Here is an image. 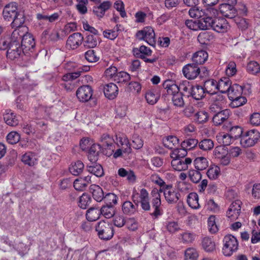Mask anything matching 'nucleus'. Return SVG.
<instances>
[{
  "mask_svg": "<svg viewBox=\"0 0 260 260\" xmlns=\"http://www.w3.org/2000/svg\"><path fill=\"white\" fill-rule=\"evenodd\" d=\"M92 94L93 90L89 85L81 86L76 91L77 97L82 102H86L90 100Z\"/></svg>",
  "mask_w": 260,
  "mask_h": 260,
  "instance_id": "obj_9",
  "label": "nucleus"
},
{
  "mask_svg": "<svg viewBox=\"0 0 260 260\" xmlns=\"http://www.w3.org/2000/svg\"><path fill=\"white\" fill-rule=\"evenodd\" d=\"M191 159L189 157L172 159L171 165L175 170L181 171L187 170L189 166L191 165Z\"/></svg>",
  "mask_w": 260,
  "mask_h": 260,
  "instance_id": "obj_13",
  "label": "nucleus"
},
{
  "mask_svg": "<svg viewBox=\"0 0 260 260\" xmlns=\"http://www.w3.org/2000/svg\"><path fill=\"white\" fill-rule=\"evenodd\" d=\"M19 13L17 5L15 3H11L4 8L3 16L4 19L8 21L12 20L13 18Z\"/></svg>",
  "mask_w": 260,
  "mask_h": 260,
  "instance_id": "obj_12",
  "label": "nucleus"
},
{
  "mask_svg": "<svg viewBox=\"0 0 260 260\" xmlns=\"http://www.w3.org/2000/svg\"><path fill=\"white\" fill-rule=\"evenodd\" d=\"M5 122L11 126H15L18 124L19 120L16 115L10 110H7L4 115Z\"/></svg>",
  "mask_w": 260,
  "mask_h": 260,
  "instance_id": "obj_26",
  "label": "nucleus"
},
{
  "mask_svg": "<svg viewBox=\"0 0 260 260\" xmlns=\"http://www.w3.org/2000/svg\"><path fill=\"white\" fill-rule=\"evenodd\" d=\"M130 79V75L126 72L122 71L117 73L114 80L117 83H122L127 82Z\"/></svg>",
  "mask_w": 260,
  "mask_h": 260,
  "instance_id": "obj_53",
  "label": "nucleus"
},
{
  "mask_svg": "<svg viewBox=\"0 0 260 260\" xmlns=\"http://www.w3.org/2000/svg\"><path fill=\"white\" fill-rule=\"evenodd\" d=\"M179 143L178 139L173 136H169L163 140V144L165 147L169 149H173V147Z\"/></svg>",
  "mask_w": 260,
  "mask_h": 260,
  "instance_id": "obj_43",
  "label": "nucleus"
},
{
  "mask_svg": "<svg viewBox=\"0 0 260 260\" xmlns=\"http://www.w3.org/2000/svg\"><path fill=\"white\" fill-rule=\"evenodd\" d=\"M200 170H190L188 172V177L190 180L194 183H198L202 178Z\"/></svg>",
  "mask_w": 260,
  "mask_h": 260,
  "instance_id": "obj_62",
  "label": "nucleus"
},
{
  "mask_svg": "<svg viewBox=\"0 0 260 260\" xmlns=\"http://www.w3.org/2000/svg\"><path fill=\"white\" fill-rule=\"evenodd\" d=\"M101 214L106 218L112 217L115 213V209L113 205H105L101 208Z\"/></svg>",
  "mask_w": 260,
  "mask_h": 260,
  "instance_id": "obj_42",
  "label": "nucleus"
},
{
  "mask_svg": "<svg viewBox=\"0 0 260 260\" xmlns=\"http://www.w3.org/2000/svg\"><path fill=\"white\" fill-rule=\"evenodd\" d=\"M204 89L205 92L211 94H216L217 88V82L213 79H210L206 81L204 83Z\"/></svg>",
  "mask_w": 260,
  "mask_h": 260,
  "instance_id": "obj_29",
  "label": "nucleus"
},
{
  "mask_svg": "<svg viewBox=\"0 0 260 260\" xmlns=\"http://www.w3.org/2000/svg\"><path fill=\"white\" fill-rule=\"evenodd\" d=\"M182 72L187 79L192 80L198 76L200 73V69L197 64L189 63L183 67Z\"/></svg>",
  "mask_w": 260,
  "mask_h": 260,
  "instance_id": "obj_8",
  "label": "nucleus"
},
{
  "mask_svg": "<svg viewBox=\"0 0 260 260\" xmlns=\"http://www.w3.org/2000/svg\"><path fill=\"white\" fill-rule=\"evenodd\" d=\"M28 31L27 27H20L15 28L11 34L10 44L20 45L24 35Z\"/></svg>",
  "mask_w": 260,
  "mask_h": 260,
  "instance_id": "obj_11",
  "label": "nucleus"
},
{
  "mask_svg": "<svg viewBox=\"0 0 260 260\" xmlns=\"http://www.w3.org/2000/svg\"><path fill=\"white\" fill-rule=\"evenodd\" d=\"M214 39L213 34L209 31H205L200 33L198 37V40L201 44H208L212 42Z\"/></svg>",
  "mask_w": 260,
  "mask_h": 260,
  "instance_id": "obj_33",
  "label": "nucleus"
},
{
  "mask_svg": "<svg viewBox=\"0 0 260 260\" xmlns=\"http://www.w3.org/2000/svg\"><path fill=\"white\" fill-rule=\"evenodd\" d=\"M198 256V252L195 248H188L185 251L184 260H197Z\"/></svg>",
  "mask_w": 260,
  "mask_h": 260,
  "instance_id": "obj_49",
  "label": "nucleus"
},
{
  "mask_svg": "<svg viewBox=\"0 0 260 260\" xmlns=\"http://www.w3.org/2000/svg\"><path fill=\"white\" fill-rule=\"evenodd\" d=\"M210 100L211 102L210 109L214 112L220 110L224 104L223 96L219 94L211 95Z\"/></svg>",
  "mask_w": 260,
  "mask_h": 260,
  "instance_id": "obj_17",
  "label": "nucleus"
},
{
  "mask_svg": "<svg viewBox=\"0 0 260 260\" xmlns=\"http://www.w3.org/2000/svg\"><path fill=\"white\" fill-rule=\"evenodd\" d=\"M159 192H161L159 190H158L157 188H154L152 189L151 193L153 198L152 200V205L153 208H154V211L151 215L155 217H157L158 216L161 214L160 208L161 205V200Z\"/></svg>",
  "mask_w": 260,
  "mask_h": 260,
  "instance_id": "obj_10",
  "label": "nucleus"
},
{
  "mask_svg": "<svg viewBox=\"0 0 260 260\" xmlns=\"http://www.w3.org/2000/svg\"><path fill=\"white\" fill-rule=\"evenodd\" d=\"M113 139L108 134H103L101 138V145L103 153L108 156H110L114 152L115 146Z\"/></svg>",
  "mask_w": 260,
  "mask_h": 260,
  "instance_id": "obj_6",
  "label": "nucleus"
},
{
  "mask_svg": "<svg viewBox=\"0 0 260 260\" xmlns=\"http://www.w3.org/2000/svg\"><path fill=\"white\" fill-rule=\"evenodd\" d=\"M231 95V99L230 100L231 101V106L233 108L242 106L247 102V99L244 96H240L235 98L233 94Z\"/></svg>",
  "mask_w": 260,
  "mask_h": 260,
  "instance_id": "obj_44",
  "label": "nucleus"
},
{
  "mask_svg": "<svg viewBox=\"0 0 260 260\" xmlns=\"http://www.w3.org/2000/svg\"><path fill=\"white\" fill-rule=\"evenodd\" d=\"M247 70L249 73L256 75L260 72V66L256 61H250L247 64Z\"/></svg>",
  "mask_w": 260,
  "mask_h": 260,
  "instance_id": "obj_60",
  "label": "nucleus"
},
{
  "mask_svg": "<svg viewBox=\"0 0 260 260\" xmlns=\"http://www.w3.org/2000/svg\"><path fill=\"white\" fill-rule=\"evenodd\" d=\"M187 202L189 206L192 209H198L200 208L199 196L195 192H191L188 195Z\"/></svg>",
  "mask_w": 260,
  "mask_h": 260,
  "instance_id": "obj_36",
  "label": "nucleus"
},
{
  "mask_svg": "<svg viewBox=\"0 0 260 260\" xmlns=\"http://www.w3.org/2000/svg\"><path fill=\"white\" fill-rule=\"evenodd\" d=\"M228 154V150L224 146H219L215 147L213 151V155L215 158L220 159Z\"/></svg>",
  "mask_w": 260,
  "mask_h": 260,
  "instance_id": "obj_50",
  "label": "nucleus"
},
{
  "mask_svg": "<svg viewBox=\"0 0 260 260\" xmlns=\"http://www.w3.org/2000/svg\"><path fill=\"white\" fill-rule=\"evenodd\" d=\"M20 139V134L15 131L11 132L7 136V141L10 144H16Z\"/></svg>",
  "mask_w": 260,
  "mask_h": 260,
  "instance_id": "obj_59",
  "label": "nucleus"
},
{
  "mask_svg": "<svg viewBox=\"0 0 260 260\" xmlns=\"http://www.w3.org/2000/svg\"><path fill=\"white\" fill-rule=\"evenodd\" d=\"M134 54L137 57L140 58L141 54L144 55L145 56H149L151 54L152 51L150 48L145 46H141L139 49L135 48L133 49Z\"/></svg>",
  "mask_w": 260,
  "mask_h": 260,
  "instance_id": "obj_55",
  "label": "nucleus"
},
{
  "mask_svg": "<svg viewBox=\"0 0 260 260\" xmlns=\"http://www.w3.org/2000/svg\"><path fill=\"white\" fill-rule=\"evenodd\" d=\"M213 20L214 18L210 16L205 17L199 20L201 29L206 30L212 28Z\"/></svg>",
  "mask_w": 260,
  "mask_h": 260,
  "instance_id": "obj_47",
  "label": "nucleus"
},
{
  "mask_svg": "<svg viewBox=\"0 0 260 260\" xmlns=\"http://www.w3.org/2000/svg\"><path fill=\"white\" fill-rule=\"evenodd\" d=\"M243 88L241 86L237 84H233L231 88L230 91L228 92L229 99H231L232 94H233L235 98H236V96L238 97L241 96Z\"/></svg>",
  "mask_w": 260,
  "mask_h": 260,
  "instance_id": "obj_52",
  "label": "nucleus"
},
{
  "mask_svg": "<svg viewBox=\"0 0 260 260\" xmlns=\"http://www.w3.org/2000/svg\"><path fill=\"white\" fill-rule=\"evenodd\" d=\"M216 139L218 142L222 145V146H228L230 145L233 139L230 134L219 133L216 136Z\"/></svg>",
  "mask_w": 260,
  "mask_h": 260,
  "instance_id": "obj_40",
  "label": "nucleus"
},
{
  "mask_svg": "<svg viewBox=\"0 0 260 260\" xmlns=\"http://www.w3.org/2000/svg\"><path fill=\"white\" fill-rule=\"evenodd\" d=\"M242 202L239 200H235L230 205L228 211L227 216L231 220L236 219L241 211Z\"/></svg>",
  "mask_w": 260,
  "mask_h": 260,
  "instance_id": "obj_14",
  "label": "nucleus"
},
{
  "mask_svg": "<svg viewBox=\"0 0 260 260\" xmlns=\"http://www.w3.org/2000/svg\"><path fill=\"white\" fill-rule=\"evenodd\" d=\"M21 47L23 49V52L31 51L35 46V42L32 36L28 33V31L24 35L21 40Z\"/></svg>",
  "mask_w": 260,
  "mask_h": 260,
  "instance_id": "obj_16",
  "label": "nucleus"
},
{
  "mask_svg": "<svg viewBox=\"0 0 260 260\" xmlns=\"http://www.w3.org/2000/svg\"><path fill=\"white\" fill-rule=\"evenodd\" d=\"M216 112V113L213 116L212 118L213 122L216 125L222 124L229 118L230 116V111L228 109L221 111L220 110Z\"/></svg>",
  "mask_w": 260,
  "mask_h": 260,
  "instance_id": "obj_23",
  "label": "nucleus"
},
{
  "mask_svg": "<svg viewBox=\"0 0 260 260\" xmlns=\"http://www.w3.org/2000/svg\"><path fill=\"white\" fill-rule=\"evenodd\" d=\"M208 53L204 50H201L196 52L192 58V61L197 64L204 63L208 58Z\"/></svg>",
  "mask_w": 260,
  "mask_h": 260,
  "instance_id": "obj_31",
  "label": "nucleus"
},
{
  "mask_svg": "<svg viewBox=\"0 0 260 260\" xmlns=\"http://www.w3.org/2000/svg\"><path fill=\"white\" fill-rule=\"evenodd\" d=\"M98 44L96 37L92 35H87L84 41V45L89 48L95 47Z\"/></svg>",
  "mask_w": 260,
  "mask_h": 260,
  "instance_id": "obj_57",
  "label": "nucleus"
},
{
  "mask_svg": "<svg viewBox=\"0 0 260 260\" xmlns=\"http://www.w3.org/2000/svg\"><path fill=\"white\" fill-rule=\"evenodd\" d=\"M164 86L168 95H171L173 96L174 94L179 92L178 85L176 84L172 83L171 84L170 83H165L164 84Z\"/></svg>",
  "mask_w": 260,
  "mask_h": 260,
  "instance_id": "obj_58",
  "label": "nucleus"
},
{
  "mask_svg": "<svg viewBox=\"0 0 260 260\" xmlns=\"http://www.w3.org/2000/svg\"><path fill=\"white\" fill-rule=\"evenodd\" d=\"M140 203L142 208L145 211H149L150 209L149 193L147 190L142 188L140 190L139 194Z\"/></svg>",
  "mask_w": 260,
  "mask_h": 260,
  "instance_id": "obj_20",
  "label": "nucleus"
},
{
  "mask_svg": "<svg viewBox=\"0 0 260 260\" xmlns=\"http://www.w3.org/2000/svg\"><path fill=\"white\" fill-rule=\"evenodd\" d=\"M22 51L23 49L20 45L10 44L7 52V56L10 59L14 60L18 58Z\"/></svg>",
  "mask_w": 260,
  "mask_h": 260,
  "instance_id": "obj_22",
  "label": "nucleus"
},
{
  "mask_svg": "<svg viewBox=\"0 0 260 260\" xmlns=\"http://www.w3.org/2000/svg\"><path fill=\"white\" fill-rule=\"evenodd\" d=\"M95 230L99 238L108 240L111 239L114 235V231L111 224L106 220H101L96 225Z\"/></svg>",
  "mask_w": 260,
  "mask_h": 260,
  "instance_id": "obj_2",
  "label": "nucleus"
},
{
  "mask_svg": "<svg viewBox=\"0 0 260 260\" xmlns=\"http://www.w3.org/2000/svg\"><path fill=\"white\" fill-rule=\"evenodd\" d=\"M219 10L223 16L228 18H235L237 14V11L234 6L228 4H221Z\"/></svg>",
  "mask_w": 260,
  "mask_h": 260,
  "instance_id": "obj_18",
  "label": "nucleus"
},
{
  "mask_svg": "<svg viewBox=\"0 0 260 260\" xmlns=\"http://www.w3.org/2000/svg\"><path fill=\"white\" fill-rule=\"evenodd\" d=\"M208 115L205 111H199L196 112L194 115L193 119L199 123H204L207 121Z\"/></svg>",
  "mask_w": 260,
  "mask_h": 260,
  "instance_id": "obj_54",
  "label": "nucleus"
},
{
  "mask_svg": "<svg viewBox=\"0 0 260 260\" xmlns=\"http://www.w3.org/2000/svg\"><path fill=\"white\" fill-rule=\"evenodd\" d=\"M193 164L197 170L201 171L208 167L209 162L206 157H198L194 160Z\"/></svg>",
  "mask_w": 260,
  "mask_h": 260,
  "instance_id": "obj_38",
  "label": "nucleus"
},
{
  "mask_svg": "<svg viewBox=\"0 0 260 260\" xmlns=\"http://www.w3.org/2000/svg\"><path fill=\"white\" fill-rule=\"evenodd\" d=\"M214 146L213 141L209 139H204L199 143L200 148L204 151L210 150L214 147Z\"/></svg>",
  "mask_w": 260,
  "mask_h": 260,
  "instance_id": "obj_51",
  "label": "nucleus"
},
{
  "mask_svg": "<svg viewBox=\"0 0 260 260\" xmlns=\"http://www.w3.org/2000/svg\"><path fill=\"white\" fill-rule=\"evenodd\" d=\"M90 202V197L88 194L83 193L79 198L78 206L82 209H86Z\"/></svg>",
  "mask_w": 260,
  "mask_h": 260,
  "instance_id": "obj_61",
  "label": "nucleus"
},
{
  "mask_svg": "<svg viewBox=\"0 0 260 260\" xmlns=\"http://www.w3.org/2000/svg\"><path fill=\"white\" fill-rule=\"evenodd\" d=\"M84 167L83 163L80 160H78L71 166L69 170L73 175L77 176L82 173Z\"/></svg>",
  "mask_w": 260,
  "mask_h": 260,
  "instance_id": "obj_41",
  "label": "nucleus"
},
{
  "mask_svg": "<svg viewBox=\"0 0 260 260\" xmlns=\"http://www.w3.org/2000/svg\"><path fill=\"white\" fill-rule=\"evenodd\" d=\"M208 228L209 232L215 234L218 231V227L216 222V217L214 215L210 216L208 219Z\"/></svg>",
  "mask_w": 260,
  "mask_h": 260,
  "instance_id": "obj_48",
  "label": "nucleus"
},
{
  "mask_svg": "<svg viewBox=\"0 0 260 260\" xmlns=\"http://www.w3.org/2000/svg\"><path fill=\"white\" fill-rule=\"evenodd\" d=\"M260 133L256 129H251L245 133L241 137L240 143L244 147L254 146L259 141Z\"/></svg>",
  "mask_w": 260,
  "mask_h": 260,
  "instance_id": "obj_3",
  "label": "nucleus"
},
{
  "mask_svg": "<svg viewBox=\"0 0 260 260\" xmlns=\"http://www.w3.org/2000/svg\"><path fill=\"white\" fill-rule=\"evenodd\" d=\"M222 254L225 256H230L237 251L239 243L237 238L232 235H228L223 239Z\"/></svg>",
  "mask_w": 260,
  "mask_h": 260,
  "instance_id": "obj_1",
  "label": "nucleus"
},
{
  "mask_svg": "<svg viewBox=\"0 0 260 260\" xmlns=\"http://www.w3.org/2000/svg\"><path fill=\"white\" fill-rule=\"evenodd\" d=\"M21 160L25 165L34 166L38 163V157L36 153L29 151L22 156Z\"/></svg>",
  "mask_w": 260,
  "mask_h": 260,
  "instance_id": "obj_24",
  "label": "nucleus"
},
{
  "mask_svg": "<svg viewBox=\"0 0 260 260\" xmlns=\"http://www.w3.org/2000/svg\"><path fill=\"white\" fill-rule=\"evenodd\" d=\"M202 246L207 252L214 251L216 249L215 243L211 237H205L202 240Z\"/></svg>",
  "mask_w": 260,
  "mask_h": 260,
  "instance_id": "obj_28",
  "label": "nucleus"
},
{
  "mask_svg": "<svg viewBox=\"0 0 260 260\" xmlns=\"http://www.w3.org/2000/svg\"><path fill=\"white\" fill-rule=\"evenodd\" d=\"M192 86L190 84L187 80H184L181 82L178 86V88L179 91L184 92L185 93H188L187 96L190 95V93L191 90Z\"/></svg>",
  "mask_w": 260,
  "mask_h": 260,
  "instance_id": "obj_56",
  "label": "nucleus"
},
{
  "mask_svg": "<svg viewBox=\"0 0 260 260\" xmlns=\"http://www.w3.org/2000/svg\"><path fill=\"white\" fill-rule=\"evenodd\" d=\"M220 173V168L216 165H211L207 172V175L211 180L216 179Z\"/></svg>",
  "mask_w": 260,
  "mask_h": 260,
  "instance_id": "obj_45",
  "label": "nucleus"
},
{
  "mask_svg": "<svg viewBox=\"0 0 260 260\" xmlns=\"http://www.w3.org/2000/svg\"><path fill=\"white\" fill-rule=\"evenodd\" d=\"M229 28L227 21L222 18H214L212 29L218 32H226Z\"/></svg>",
  "mask_w": 260,
  "mask_h": 260,
  "instance_id": "obj_15",
  "label": "nucleus"
},
{
  "mask_svg": "<svg viewBox=\"0 0 260 260\" xmlns=\"http://www.w3.org/2000/svg\"><path fill=\"white\" fill-rule=\"evenodd\" d=\"M159 191L164 193L165 200L168 204H175L180 199L179 193L172 185H165L164 187L160 188Z\"/></svg>",
  "mask_w": 260,
  "mask_h": 260,
  "instance_id": "obj_4",
  "label": "nucleus"
},
{
  "mask_svg": "<svg viewBox=\"0 0 260 260\" xmlns=\"http://www.w3.org/2000/svg\"><path fill=\"white\" fill-rule=\"evenodd\" d=\"M205 93V91L203 87L199 85H196L195 86H192L190 95H191L195 100H199L204 97Z\"/></svg>",
  "mask_w": 260,
  "mask_h": 260,
  "instance_id": "obj_37",
  "label": "nucleus"
},
{
  "mask_svg": "<svg viewBox=\"0 0 260 260\" xmlns=\"http://www.w3.org/2000/svg\"><path fill=\"white\" fill-rule=\"evenodd\" d=\"M181 240L184 243H192L195 238V235L191 232H185L181 234Z\"/></svg>",
  "mask_w": 260,
  "mask_h": 260,
  "instance_id": "obj_64",
  "label": "nucleus"
},
{
  "mask_svg": "<svg viewBox=\"0 0 260 260\" xmlns=\"http://www.w3.org/2000/svg\"><path fill=\"white\" fill-rule=\"evenodd\" d=\"M91 182V177L90 176L79 177L74 181V187L77 190L83 191L85 190L86 187Z\"/></svg>",
  "mask_w": 260,
  "mask_h": 260,
  "instance_id": "obj_19",
  "label": "nucleus"
},
{
  "mask_svg": "<svg viewBox=\"0 0 260 260\" xmlns=\"http://www.w3.org/2000/svg\"><path fill=\"white\" fill-rule=\"evenodd\" d=\"M101 215V209L91 207L87 211L86 216L88 221H94L98 220Z\"/></svg>",
  "mask_w": 260,
  "mask_h": 260,
  "instance_id": "obj_32",
  "label": "nucleus"
},
{
  "mask_svg": "<svg viewBox=\"0 0 260 260\" xmlns=\"http://www.w3.org/2000/svg\"><path fill=\"white\" fill-rule=\"evenodd\" d=\"M89 192L93 199L97 202H101L104 199V192L102 188L96 184H92L89 187Z\"/></svg>",
  "mask_w": 260,
  "mask_h": 260,
  "instance_id": "obj_27",
  "label": "nucleus"
},
{
  "mask_svg": "<svg viewBox=\"0 0 260 260\" xmlns=\"http://www.w3.org/2000/svg\"><path fill=\"white\" fill-rule=\"evenodd\" d=\"M138 205H134L130 201H125L122 206V210L124 214L133 215L137 211Z\"/></svg>",
  "mask_w": 260,
  "mask_h": 260,
  "instance_id": "obj_34",
  "label": "nucleus"
},
{
  "mask_svg": "<svg viewBox=\"0 0 260 260\" xmlns=\"http://www.w3.org/2000/svg\"><path fill=\"white\" fill-rule=\"evenodd\" d=\"M104 92L106 97L110 100H113L118 95V88L115 84L110 83L104 86Z\"/></svg>",
  "mask_w": 260,
  "mask_h": 260,
  "instance_id": "obj_21",
  "label": "nucleus"
},
{
  "mask_svg": "<svg viewBox=\"0 0 260 260\" xmlns=\"http://www.w3.org/2000/svg\"><path fill=\"white\" fill-rule=\"evenodd\" d=\"M232 86L230 79L227 77L220 79L217 83L218 90L221 93H228L230 91Z\"/></svg>",
  "mask_w": 260,
  "mask_h": 260,
  "instance_id": "obj_30",
  "label": "nucleus"
},
{
  "mask_svg": "<svg viewBox=\"0 0 260 260\" xmlns=\"http://www.w3.org/2000/svg\"><path fill=\"white\" fill-rule=\"evenodd\" d=\"M87 170L88 172L98 177H101L104 175L103 169L100 164H95L92 165L87 166Z\"/></svg>",
  "mask_w": 260,
  "mask_h": 260,
  "instance_id": "obj_39",
  "label": "nucleus"
},
{
  "mask_svg": "<svg viewBox=\"0 0 260 260\" xmlns=\"http://www.w3.org/2000/svg\"><path fill=\"white\" fill-rule=\"evenodd\" d=\"M137 38L140 40L145 41L148 44L154 46L155 45V35L154 29L150 26L145 27L136 34Z\"/></svg>",
  "mask_w": 260,
  "mask_h": 260,
  "instance_id": "obj_5",
  "label": "nucleus"
},
{
  "mask_svg": "<svg viewBox=\"0 0 260 260\" xmlns=\"http://www.w3.org/2000/svg\"><path fill=\"white\" fill-rule=\"evenodd\" d=\"M12 20L13 21L11 23V26L12 28H18L20 27H26L23 25L25 22L24 14L23 13L19 12Z\"/></svg>",
  "mask_w": 260,
  "mask_h": 260,
  "instance_id": "obj_35",
  "label": "nucleus"
},
{
  "mask_svg": "<svg viewBox=\"0 0 260 260\" xmlns=\"http://www.w3.org/2000/svg\"><path fill=\"white\" fill-rule=\"evenodd\" d=\"M188 14L192 18H201L204 16L205 12L199 7L193 6L189 10Z\"/></svg>",
  "mask_w": 260,
  "mask_h": 260,
  "instance_id": "obj_63",
  "label": "nucleus"
},
{
  "mask_svg": "<svg viewBox=\"0 0 260 260\" xmlns=\"http://www.w3.org/2000/svg\"><path fill=\"white\" fill-rule=\"evenodd\" d=\"M83 41V37L79 32H75L70 35L66 42V47L69 50L77 49L81 45Z\"/></svg>",
  "mask_w": 260,
  "mask_h": 260,
  "instance_id": "obj_7",
  "label": "nucleus"
},
{
  "mask_svg": "<svg viewBox=\"0 0 260 260\" xmlns=\"http://www.w3.org/2000/svg\"><path fill=\"white\" fill-rule=\"evenodd\" d=\"M187 151L184 147L174 149L170 153V156L172 159L185 158L187 155Z\"/></svg>",
  "mask_w": 260,
  "mask_h": 260,
  "instance_id": "obj_46",
  "label": "nucleus"
},
{
  "mask_svg": "<svg viewBox=\"0 0 260 260\" xmlns=\"http://www.w3.org/2000/svg\"><path fill=\"white\" fill-rule=\"evenodd\" d=\"M101 151V146L100 145L93 144L88 149V158L89 160L92 162L97 161Z\"/></svg>",
  "mask_w": 260,
  "mask_h": 260,
  "instance_id": "obj_25",
  "label": "nucleus"
}]
</instances>
